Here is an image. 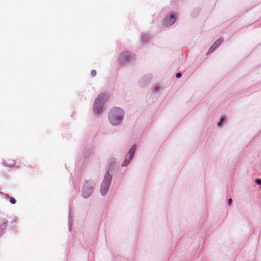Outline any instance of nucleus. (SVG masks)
I'll use <instances>...</instances> for the list:
<instances>
[{
  "instance_id": "9d476101",
  "label": "nucleus",
  "mask_w": 261,
  "mask_h": 261,
  "mask_svg": "<svg viewBox=\"0 0 261 261\" xmlns=\"http://www.w3.org/2000/svg\"><path fill=\"white\" fill-rule=\"evenodd\" d=\"M71 214H70V210H69V229L70 231L71 230Z\"/></svg>"
},
{
  "instance_id": "7ed1b4c3",
  "label": "nucleus",
  "mask_w": 261,
  "mask_h": 261,
  "mask_svg": "<svg viewBox=\"0 0 261 261\" xmlns=\"http://www.w3.org/2000/svg\"><path fill=\"white\" fill-rule=\"evenodd\" d=\"M111 175L109 174V173H107L105 175L101 185L100 192L102 195H105L107 193L111 184Z\"/></svg>"
},
{
  "instance_id": "0eeeda50",
  "label": "nucleus",
  "mask_w": 261,
  "mask_h": 261,
  "mask_svg": "<svg viewBox=\"0 0 261 261\" xmlns=\"http://www.w3.org/2000/svg\"><path fill=\"white\" fill-rule=\"evenodd\" d=\"M120 60L124 61H130L134 59V55L129 51L122 53L120 56Z\"/></svg>"
},
{
  "instance_id": "6e6552de",
  "label": "nucleus",
  "mask_w": 261,
  "mask_h": 261,
  "mask_svg": "<svg viewBox=\"0 0 261 261\" xmlns=\"http://www.w3.org/2000/svg\"><path fill=\"white\" fill-rule=\"evenodd\" d=\"M223 39L222 38H220L217 39L213 44L216 48H217L223 42Z\"/></svg>"
},
{
  "instance_id": "39448f33",
  "label": "nucleus",
  "mask_w": 261,
  "mask_h": 261,
  "mask_svg": "<svg viewBox=\"0 0 261 261\" xmlns=\"http://www.w3.org/2000/svg\"><path fill=\"white\" fill-rule=\"evenodd\" d=\"M136 147L135 145H133L129 151H128V153L127 154L126 156H125V161L123 163L122 166H127L130 160L132 159L133 156L134 155V154L136 151Z\"/></svg>"
},
{
  "instance_id": "f3484780",
  "label": "nucleus",
  "mask_w": 261,
  "mask_h": 261,
  "mask_svg": "<svg viewBox=\"0 0 261 261\" xmlns=\"http://www.w3.org/2000/svg\"><path fill=\"white\" fill-rule=\"evenodd\" d=\"M232 199L229 198V199H228V204H229V205H231V203H232Z\"/></svg>"
},
{
  "instance_id": "f03ea898",
  "label": "nucleus",
  "mask_w": 261,
  "mask_h": 261,
  "mask_svg": "<svg viewBox=\"0 0 261 261\" xmlns=\"http://www.w3.org/2000/svg\"><path fill=\"white\" fill-rule=\"evenodd\" d=\"M108 98L106 95H99L96 99L93 107L94 113L100 114L102 111V105L107 100Z\"/></svg>"
},
{
  "instance_id": "9b49d317",
  "label": "nucleus",
  "mask_w": 261,
  "mask_h": 261,
  "mask_svg": "<svg viewBox=\"0 0 261 261\" xmlns=\"http://www.w3.org/2000/svg\"><path fill=\"white\" fill-rule=\"evenodd\" d=\"M10 202L12 203V204H15L16 203V200L15 199V198H13V197H11L10 198Z\"/></svg>"
},
{
  "instance_id": "dca6fc26",
  "label": "nucleus",
  "mask_w": 261,
  "mask_h": 261,
  "mask_svg": "<svg viewBox=\"0 0 261 261\" xmlns=\"http://www.w3.org/2000/svg\"><path fill=\"white\" fill-rule=\"evenodd\" d=\"M181 74L180 72H178L176 74V77L177 78H179L181 77Z\"/></svg>"
},
{
  "instance_id": "20e7f679",
  "label": "nucleus",
  "mask_w": 261,
  "mask_h": 261,
  "mask_svg": "<svg viewBox=\"0 0 261 261\" xmlns=\"http://www.w3.org/2000/svg\"><path fill=\"white\" fill-rule=\"evenodd\" d=\"M94 183L92 181L85 182L83 189L82 195L84 198L89 197L93 192Z\"/></svg>"
},
{
  "instance_id": "ddd939ff",
  "label": "nucleus",
  "mask_w": 261,
  "mask_h": 261,
  "mask_svg": "<svg viewBox=\"0 0 261 261\" xmlns=\"http://www.w3.org/2000/svg\"><path fill=\"white\" fill-rule=\"evenodd\" d=\"M91 74L92 76H94L96 74V71L95 70H92L91 72Z\"/></svg>"
},
{
  "instance_id": "2eb2a0df",
  "label": "nucleus",
  "mask_w": 261,
  "mask_h": 261,
  "mask_svg": "<svg viewBox=\"0 0 261 261\" xmlns=\"http://www.w3.org/2000/svg\"><path fill=\"white\" fill-rule=\"evenodd\" d=\"M256 182L257 185H261V179H256Z\"/></svg>"
},
{
  "instance_id": "4468645a",
  "label": "nucleus",
  "mask_w": 261,
  "mask_h": 261,
  "mask_svg": "<svg viewBox=\"0 0 261 261\" xmlns=\"http://www.w3.org/2000/svg\"><path fill=\"white\" fill-rule=\"evenodd\" d=\"M159 87H160V86L159 85H155L153 88V91H157L158 90V89L159 88Z\"/></svg>"
},
{
  "instance_id": "f257e3e1",
  "label": "nucleus",
  "mask_w": 261,
  "mask_h": 261,
  "mask_svg": "<svg viewBox=\"0 0 261 261\" xmlns=\"http://www.w3.org/2000/svg\"><path fill=\"white\" fill-rule=\"evenodd\" d=\"M124 116V112L122 109L119 108H114L109 113V121L112 125L119 124L122 120Z\"/></svg>"
},
{
  "instance_id": "f8f14e48",
  "label": "nucleus",
  "mask_w": 261,
  "mask_h": 261,
  "mask_svg": "<svg viewBox=\"0 0 261 261\" xmlns=\"http://www.w3.org/2000/svg\"><path fill=\"white\" fill-rule=\"evenodd\" d=\"M223 121V118L222 117H221L220 119V121L218 122V124H217L218 126H220L221 123H222Z\"/></svg>"
},
{
  "instance_id": "423d86ee",
  "label": "nucleus",
  "mask_w": 261,
  "mask_h": 261,
  "mask_svg": "<svg viewBox=\"0 0 261 261\" xmlns=\"http://www.w3.org/2000/svg\"><path fill=\"white\" fill-rule=\"evenodd\" d=\"M176 21V16L174 13H172L169 16H167L163 22L165 26L168 27L173 24Z\"/></svg>"
},
{
  "instance_id": "1a4fd4ad",
  "label": "nucleus",
  "mask_w": 261,
  "mask_h": 261,
  "mask_svg": "<svg viewBox=\"0 0 261 261\" xmlns=\"http://www.w3.org/2000/svg\"><path fill=\"white\" fill-rule=\"evenodd\" d=\"M216 47L215 46V45H214L213 44L210 47V48H209L206 55H208V54H210L211 53H212L213 51H215V50L216 49Z\"/></svg>"
}]
</instances>
